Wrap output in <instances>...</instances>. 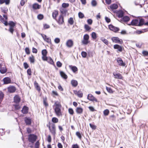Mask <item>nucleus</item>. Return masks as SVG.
<instances>
[{
	"label": "nucleus",
	"mask_w": 148,
	"mask_h": 148,
	"mask_svg": "<svg viewBox=\"0 0 148 148\" xmlns=\"http://www.w3.org/2000/svg\"><path fill=\"white\" fill-rule=\"evenodd\" d=\"M55 106V108H54V111L56 114L57 116H60L61 115V108L62 107L60 103H57L55 102L54 103Z\"/></svg>",
	"instance_id": "f257e3e1"
},
{
	"label": "nucleus",
	"mask_w": 148,
	"mask_h": 148,
	"mask_svg": "<svg viewBox=\"0 0 148 148\" xmlns=\"http://www.w3.org/2000/svg\"><path fill=\"white\" fill-rule=\"evenodd\" d=\"M37 138V136L36 135L31 134L28 136V140L29 142L33 143L36 141Z\"/></svg>",
	"instance_id": "f03ea898"
},
{
	"label": "nucleus",
	"mask_w": 148,
	"mask_h": 148,
	"mask_svg": "<svg viewBox=\"0 0 148 148\" xmlns=\"http://www.w3.org/2000/svg\"><path fill=\"white\" fill-rule=\"evenodd\" d=\"M89 36L88 34H86L84 35L83 37V39L82 41V43L84 45H87L90 42L89 40Z\"/></svg>",
	"instance_id": "7ed1b4c3"
},
{
	"label": "nucleus",
	"mask_w": 148,
	"mask_h": 148,
	"mask_svg": "<svg viewBox=\"0 0 148 148\" xmlns=\"http://www.w3.org/2000/svg\"><path fill=\"white\" fill-rule=\"evenodd\" d=\"M111 40L113 42L120 44L123 43V41L121 39H120L118 37H113L112 38Z\"/></svg>",
	"instance_id": "20e7f679"
},
{
	"label": "nucleus",
	"mask_w": 148,
	"mask_h": 148,
	"mask_svg": "<svg viewBox=\"0 0 148 148\" xmlns=\"http://www.w3.org/2000/svg\"><path fill=\"white\" fill-rule=\"evenodd\" d=\"M4 18H3L2 16L0 15V20L5 25H7L8 23L7 20V16L5 15H3Z\"/></svg>",
	"instance_id": "39448f33"
},
{
	"label": "nucleus",
	"mask_w": 148,
	"mask_h": 148,
	"mask_svg": "<svg viewBox=\"0 0 148 148\" xmlns=\"http://www.w3.org/2000/svg\"><path fill=\"white\" fill-rule=\"evenodd\" d=\"M16 25V23L14 22L10 21V32L13 34L14 31V28Z\"/></svg>",
	"instance_id": "423d86ee"
},
{
	"label": "nucleus",
	"mask_w": 148,
	"mask_h": 148,
	"mask_svg": "<svg viewBox=\"0 0 148 148\" xmlns=\"http://www.w3.org/2000/svg\"><path fill=\"white\" fill-rule=\"evenodd\" d=\"M109 28L111 30L115 32H118L120 30L119 28L115 27L112 24H110L109 25Z\"/></svg>",
	"instance_id": "0eeeda50"
},
{
	"label": "nucleus",
	"mask_w": 148,
	"mask_h": 148,
	"mask_svg": "<svg viewBox=\"0 0 148 148\" xmlns=\"http://www.w3.org/2000/svg\"><path fill=\"white\" fill-rule=\"evenodd\" d=\"M116 60L118 64L119 65L123 66H125V63L123 62L121 58L120 57L117 58Z\"/></svg>",
	"instance_id": "6e6552de"
},
{
	"label": "nucleus",
	"mask_w": 148,
	"mask_h": 148,
	"mask_svg": "<svg viewBox=\"0 0 148 148\" xmlns=\"http://www.w3.org/2000/svg\"><path fill=\"white\" fill-rule=\"evenodd\" d=\"M57 22L60 25H62L64 23V16L62 15H60L58 20H56Z\"/></svg>",
	"instance_id": "1a4fd4ad"
},
{
	"label": "nucleus",
	"mask_w": 148,
	"mask_h": 148,
	"mask_svg": "<svg viewBox=\"0 0 148 148\" xmlns=\"http://www.w3.org/2000/svg\"><path fill=\"white\" fill-rule=\"evenodd\" d=\"M87 99L90 101H95L96 102H97L98 101L97 99L94 97L91 94H89L87 97Z\"/></svg>",
	"instance_id": "9d476101"
},
{
	"label": "nucleus",
	"mask_w": 148,
	"mask_h": 148,
	"mask_svg": "<svg viewBox=\"0 0 148 148\" xmlns=\"http://www.w3.org/2000/svg\"><path fill=\"white\" fill-rule=\"evenodd\" d=\"M73 92L79 97H82L83 96V93L81 90H79V91L74 90H73Z\"/></svg>",
	"instance_id": "9b49d317"
},
{
	"label": "nucleus",
	"mask_w": 148,
	"mask_h": 148,
	"mask_svg": "<svg viewBox=\"0 0 148 148\" xmlns=\"http://www.w3.org/2000/svg\"><path fill=\"white\" fill-rule=\"evenodd\" d=\"M48 127L51 133L53 135H55L56 134L55 126V125L54 124L52 125V129L51 128L49 125V126Z\"/></svg>",
	"instance_id": "f8f14e48"
},
{
	"label": "nucleus",
	"mask_w": 148,
	"mask_h": 148,
	"mask_svg": "<svg viewBox=\"0 0 148 148\" xmlns=\"http://www.w3.org/2000/svg\"><path fill=\"white\" fill-rule=\"evenodd\" d=\"M138 20L137 19H133L131 23L128 24L129 25L136 26L138 25Z\"/></svg>",
	"instance_id": "ddd939ff"
},
{
	"label": "nucleus",
	"mask_w": 148,
	"mask_h": 148,
	"mask_svg": "<svg viewBox=\"0 0 148 148\" xmlns=\"http://www.w3.org/2000/svg\"><path fill=\"white\" fill-rule=\"evenodd\" d=\"M114 48L115 49H117L118 50L117 52L119 51L121 52L122 51L123 47L122 46L118 44H116L114 45Z\"/></svg>",
	"instance_id": "4468645a"
},
{
	"label": "nucleus",
	"mask_w": 148,
	"mask_h": 148,
	"mask_svg": "<svg viewBox=\"0 0 148 148\" xmlns=\"http://www.w3.org/2000/svg\"><path fill=\"white\" fill-rule=\"evenodd\" d=\"M73 45V41L71 39L68 40L66 42V45L69 47H71Z\"/></svg>",
	"instance_id": "2eb2a0df"
},
{
	"label": "nucleus",
	"mask_w": 148,
	"mask_h": 148,
	"mask_svg": "<svg viewBox=\"0 0 148 148\" xmlns=\"http://www.w3.org/2000/svg\"><path fill=\"white\" fill-rule=\"evenodd\" d=\"M24 121L26 125H30L31 124L32 120L29 117H25Z\"/></svg>",
	"instance_id": "dca6fc26"
},
{
	"label": "nucleus",
	"mask_w": 148,
	"mask_h": 148,
	"mask_svg": "<svg viewBox=\"0 0 148 148\" xmlns=\"http://www.w3.org/2000/svg\"><path fill=\"white\" fill-rule=\"evenodd\" d=\"M60 12L61 14L60 15H62V16H66V13L67 12V10L65 8H60Z\"/></svg>",
	"instance_id": "f3484780"
},
{
	"label": "nucleus",
	"mask_w": 148,
	"mask_h": 148,
	"mask_svg": "<svg viewBox=\"0 0 148 148\" xmlns=\"http://www.w3.org/2000/svg\"><path fill=\"white\" fill-rule=\"evenodd\" d=\"M113 75L114 76L115 78L117 79H122L123 78V77L121 74L120 73H113Z\"/></svg>",
	"instance_id": "a211bd4d"
},
{
	"label": "nucleus",
	"mask_w": 148,
	"mask_h": 148,
	"mask_svg": "<svg viewBox=\"0 0 148 148\" xmlns=\"http://www.w3.org/2000/svg\"><path fill=\"white\" fill-rule=\"evenodd\" d=\"M116 13L117 15L119 18H123V16L124 12L121 10L117 11Z\"/></svg>",
	"instance_id": "6ab92c4d"
},
{
	"label": "nucleus",
	"mask_w": 148,
	"mask_h": 148,
	"mask_svg": "<svg viewBox=\"0 0 148 148\" xmlns=\"http://www.w3.org/2000/svg\"><path fill=\"white\" fill-rule=\"evenodd\" d=\"M28 108L26 106H24L21 110L23 114H27L28 112Z\"/></svg>",
	"instance_id": "aec40b11"
},
{
	"label": "nucleus",
	"mask_w": 148,
	"mask_h": 148,
	"mask_svg": "<svg viewBox=\"0 0 148 148\" xmlns=\"http://www.w3.org/2000/svg\"><path fill=\"white\" fill-rule=\"evenodd\" d=\"M69 68L71 69L73 73H75L78 71V69L77 67L73 66L72 65L69 66Z\"/></svg>",
	"instance_id": "412c9836"
},
{
	"label": "nucleus",
	"mask_w": 148,
	"mask_h": 148,
	"mask_svg": "<svg viewBox=\"0 0 148 148\" xmlns=\"http://www.w3.org/2000/svg\"><path fill=\"white\" fill-rule=\"evenodd\" d=\"M41 5L36 3H34L32 5V8L34 10L39 9Z\"/></svg>",
	"instance_id": "4be33fe9"
},
{
	"label": "nucleus",
	"mask_w": 148,
	"mask_h": 148,
	"mask_svg": "<svg viewBox=\"0 0 148 148\" xmlns=\"http://www.w3.org/2000/svg\"><path fill=\"white\" fill-rule=\"evenodd\" d=\"M71 84L73 86L76 87L78 85V82L77 81L73 79L71 81Z\"/></svg>",
	"instance_id": "5701e85b"
},
{
	"label": "nucleus",
	"mask_w": 148,
	"mask_h": 148,
	"mask_svg": "<svg viewBox=\"0 0 148 148\" xmlns=\"http://www.w3.org/2000/svg\"><path fill=\"white\" fill-rule=\"evenodd\" d=\"M7 69L5 66H1L0 68V72L2 74H4L6 72Z\"/></svg>",
	"instance_id": "b1692460"
},
{
	"label": "nucleus",
	"mask_w": 148,
	"mask_h": 148,
	"mask_svg": "<svg viewBox=\"0 0 148 148\" xmlns=\"http://www.w3.org/2000/svg\"><path fill=\"white\" fill-rule=\"evenodd\" d=\"M58 11L57 10H55L52 13V17L53 18L56 20V17L58 15Z\"/></svg>",
	"instance_id": "393cba45"
},
{
	"label": "nucleus",
	"mask_w": 148,
	"mask_h": 148,
	"mask_svg": "<svg viewBox=\"0 0 148 148\" xmlns=\"http://www.w3.org/2000/svg\"><path fill=\"white\" fill-rule=\"evenodd\" d=\"M83 109L81 107H77L76 109V111L77 113L81 114L83 112Z\"/></svg>",
	"instance_id": "a878e982"
},
{
	"label": "nucleus",
	"mask_w": 148,
	"mask_h": 148,
	"mask_svg": "<svg viewBox=\"0 0 148 148\" xmlns=\"http://www.w3.org/2000/svg\"><path fill=\"white\" fill-rule=\"evenodd\" d=\"M60 74L62 78L65 79H67L68 77L64 72L62 71H60Z\"/></svg>",
	"instance_id": "bb28decb"
},
{
	"label": "nucleus",
	"mask_w": 148,
	"mask_h": 148,
	"mask_svg": "<svg viewBox=\"0 0 148 148\" xmlns=\"http://www.w3.org/2000/svg\"><path fill=\"white\" fill-rule=\"evenodd\" d=\"M16 90V88L14 86L10 85V93L15 92Z\"/></svg>",
	"instance_id": "cd10ccee"
},
{
	"label": "nucleus",
	"mask_w": 148,
	"mask_h": 148,
	"mask_svg": "<svg viewBox=\"0 0 148 148\" xmlns=\"http://www.w3.org/2000/svg\"><path fill=\"white\" fill-rule=\"evenodd\" d=\"M34 85L36 90L39 91H40V88L36 81H35L34 82Z\"/></svg>",
	"instance_id": "c85d7f7f"
},
{
	"label": "nucleus",
	"mask_w": 148,
	"mask_h": 148,
	"mask_svg": "<svg viewBox=\"0 0 148 148\" xmlns=\"http://www.w3.org/2000/svg\"><path fill=\"white\" fill-rule=\"evenodd\" d=\"M138 24V26H140L144 25V19L143 18H141L140 19Z\"/></svg>",
	"instance_id": "c756f323"
},
{
	"label": "nucleus",
	"mask_w": 148,
	"mask_h": 148,
	"mask_svg": "<svg viewBox=\"0 0 148 148\" xmlns=\"http://www.w3.org/2000/svg\"><path fill=\"white\" fill-rule=\"evenodd\" d=\"M46 61L50 64H54L53 60L50 57H48Z\"/></svg>",
	"instance_id": "7c9ffc66"
},
{
	"label": "nucleus",
	"mask_w": 148,
	"mask_h": 148,
	"mask_svg": "<svg viewBox=\"0 0 148 148\" xmlns=\"http://www.w3.org/2000/svg\"><path fill=\"white\" fill-rule=\"evenodd\" d=\"M14 101L16 103H19L20 101V99L18 96H15L14 98Z\"/></svg>",
	"instance_id": "2f4dec72"
},
{
	"label": "nucleus",
	"mask_w": 148,
	"mask_h": 148,
	"mask_svg": "<svg viewBox=\"0 0 148 148\" xmlns=\"http://www.w3.org/2000/svg\"><path fill=\"white\" fill-rule=\"evenodd\" d=\"M4 84H7L9 83V77H5L3 79Z\"/></svg>",
	"instance_id": "473e14b6"
},
{
	"label": "nucleus",
	"mask_w": 148,
	"mask_h": 148,
	"mask_svg": "<svg viewBox=\"0 0 148 148\" xmlns=\"http://www.w3.org/2000/svg\"><path fill=\"white\" fill-rule=\"evenodd\" d=\"M118 7L117 5L116 4H113L111 5L110 6V8L112 10L116 9Z\"/></svg>",
	"instance_id": "72a5a7b5"
},
{
	"label": "nucleus",
	"mask_w": 148,
	"mask_h": 148,
	"mask_svg": "<svg viewBox=\"0 0 148 148\" xmlns=\"http://www.w3.org/2000/svg\"><path fill=\"white\" fill-rule=\"evenodd\" d=\"M122 19L124 21L127 22L130 21V19L128 16H125L123 17Z\"/></svg>",
	"instance_id": "f704fd0d"
},
{
	"label": "nucleus",
	"mask_w": 148,
	"mask_h": 148,
	"mask_svg": "<svg viewBox=\"0 0 148 148\" xmlns=\"http://www.w3.org/2000/svg\"><path fill=\"white\" fill-rule=\"evenodd\" d=\"M5 3L6 5H8L9 3V0H0V4Z\"/></svg>",
	"instance_id": "c9c22d12"
},
{
	"label": "nucleus",
	"mask_w": 148,
	"mask_h": 148,
	"mask_svg": "<svg viewBox=\"0 0 148 148\" xmlns=\"http://www.w3.org/2000/svg\"><path fill=\"white\" fill-rule=\"evenodd\" d=\"M47 98L46 97L43 98V103L44 106L46 107H47L48 106V104L47 102Z\"/></svg>",
	"instance_id": "e433bc0d"
},
{
	"label": "nucleus",
	"mask_w": 148,
	"mask_h": 148,
	"mask_svg": "<svg viewBox=\"0 0 148 148\" xmlns=\"http://www.w3.org/2000/svg\"><path fill=\"white\" fill-rule=\"evenodd\" d=\"M74 20L73 18L70 17L68 20V22L70 25H72L73 24Z\"/></svg>",
	"instance_id": "4c0bfd02"
},
{
	"label": "nucleus",
	"mask_w": 148,
	"mask_h": 148,
	"mask_svg": "<svg viewBox=\"0 0 148 148\" xmlns=\"http://www.w3.org/2000/svg\"><path fill=\"white\" fill-rule=\"evenodd\" d=\"M101 40L106 45H108V41L106 39H104L103 37H101Z\"/></svg>",
	"instance_id": "58836bf2"
},
{
	"label": "nucleus",
	"mask_w": 148,
	"mask_h": 148,
	"mask_svg": "<svg viewBox=\"0 0 148 148\" xmlns=\"http://www.w3.org/2000/svg\"><path fill=\"white\" fill-rule=\"evenodd\" d=\"M29 60L31 63H34L35 62L34 56L33 55H32L31 56L29 57Z\"/></svg>",
	"instance_id": "ea45409f"
},
{
	"label": "nucleus",
	"mask_w": 148,
	"mask_h": 148,
	"mask_svg": "<svg viewBox=\"0 0 148 148\" xmlns=\"http://www.w3.org/2000/svg\"><path fill=\"white\" fill-rule=\"evenodd\" d=\"M91 36L94 40L96 39L97 37L96 34L95 32H92L91 34Z\"/></svg>",
	"instance_id": "a19ab883"
},
{
	"label": "nucleus",
	"mask_w": 148,
	"mask_h": 148,
	"mask_svg": "<svg viewBox=\"0 0 148 148\" xmlns=\"http://www.w3.org/2000/svg\"><path fill=\"white\" fill-rule=\"evenodd\" d=\"M109 113V111L108 109H106L103 112V113L104 116H108Z\"/></svg>",
	"instance_id": "79ce46f5"
},
{
	"label": "nucleus",
	"mask_w": 148,
	"mask_h": 148,
	"mask_svg": "<svg viewBox=\"0 0 148 148\" xmlns=\"http://www.w3.org/2000/svg\"><path fill=\"white\" fill-rule=\"evenodd\" d=\"M69 6V3H63L62 4V8H65L68 7Z\"/></svg>",
	"instance_id": "37998d69"
},
{
	"label": "nucleus",
	"mask_w": 148,
	"mask_h": 148,
	"mask_svg": "<svg viewBox=\"0 0 148 148\" xmlns=\"http://www.w3.org/2000/svg\"><path fill=\"white\" fill-rule=\"evenodd\" d=\"M142 53L144 56H148V51L144 50L142 52Z\"/></svg>",
	"instance_id": "c03bdc74"
},
{
	"label": "nucleus",
	"mask_w": 148,
	"mask_h": 148,
	"mask_svg": "<svg viewBox=\"0 0 148 148\" xmlns=\"http://www.w3.org/2000/svg\"><path fill=\"white\" fill-rule=\"evenodd\" d=\"M47 52L46 49L43 50L42 51V56H47Z\"/></svg>",
	"instance_id": "a18cd8bd"
},
{
	"label": "nucleus",
	"mask_w": 148,
	"mask_h": 148,
	"mask_svg": "<svg viewBox=\"0 0 148 148\" xmlns=\"http://www.w3.org/2000/svg\"><path fill=\"white\" fill-rule=\"evenodd\" d=\"M84 28L87 31H88L90 30L91 27H89L88 25L85 24L84 25Z\"/></svg>",
	"instance_id": "49530a36"
},
{
	"label": "nucleus",
	"mask_w": 148,
	"mask_h": 148,
	"mask_svg": "<svg viewBox=\"0 0 148 148\" xmlns=\"http://www.w3.org/2000/svg\"><path fill=\"white\" fill-rule=\"evenodd\" d=\"M58 120L56 117H53L52 119V121L53 123H57L58 122Z\"/></svg>",
	"instance_id": "de8ad7c7"
},
{
	"label": "nucleus",
	"mask_w": 148,
	"mask_h": 148,
	"mask_svg": "<svg viewBox=\"0 0 148 148\" xmlns=\"http://www.w3.org/2000/svg\"><path fill=\"white\" fill-rule=\"evenodd\" d=\"M76 135L80 139H81L82 135L79 132H77L76 133Z\"/></svg>",
	"instance_id": "09e8293b"
},
{
	"label": "nucleus",
	"mask_w": 148,
	"mask_h": 148,
	"mask_svg": "<svg viewBox=\"0 0 148 148\" xmlns=\"http://www.w3.org/2000/svg\"><path fill=\"white\" fill-rule=\"evenodd\" d=\"M44 18L43 15L41 14H39L37 16L38 18L40 20H42Z\"/></svg>",
	"instance_id": "8fccbe9b"
},
{
	"label": "nucleus",
	"mask_w": 148,
	"mask_h": 148,
	"mask_svg": "<svg viewBox=\"0 0 148 148\" xmlns=\"http://www.w3.org/2000/svg\"><path fill=\"white\" fill-rule=\"evenodd\" d=\"M1 10L2 12L6 13L8 11V9L6 8L3 7L1 8Z\"/></svg>",
	"instance_id": "3c124183"
},
{
	"label": "nucleus",
	"mask_w": 148,
	"mask_h": 148,
	"mask_svg": "<svg viewBox=\"0 0 148 148\" xmlns=\"http://www.w3.org/2000/svg\"><path fill=\"white\" fill-rule=\"evenodd\" d=\"M78 16L79 18H82L84 17V15L83 13L80 12L78 13Z\"/></svg>",
	"instance_id": "603ef678"
},
{
	"label": "nucleus",
	"mask_w": 148,
	"mask_h": 148,
	"mask_svg": "<svg viewBox=\"0 0 148 148\" xmlns=\"http://www.w3.org/2000/svg\"><path fill=\"white\" fill-rule=\"evenodd\" d=\"M81 55L83 58H85L86 57L87 53L86 52L83 51L81 53Z\"/></svg>",
	"instance_id": "864d4df0"
},
{
	"label": "nucleus",
	"mask_w": 148,
	"mask_h": 148,
	"mask_svg": "<svg viewBox=\"0 0 148 148\" xmlns=\"http://www.w3.org/2000/svg\"><path fill=\"white\" fill-rule=\"evenodd\" d=\"M69 113L71 115H73L74 114V111L73 109L72 108H69L68 110Z\"/></svg>",
	"instance_id": "5fc2aeb1"
},
{
	"label": "nucleus",
	"mask_w": 148,
	"mask_h": 148,
	"mask_svg": "<svg viewBox=\"0 0 148 148\" xmlns=\"http://www.w3.org/2000/svg\"><path fill=\"white\" fill-rule=\"evenodd\" d=\"M91 4L93 6H96L97 4L96 1L95 0H92L91 2Z\"/></svg>",
	"instance_id": "6e6d98bb"
},
{
	"label": "nucleus",
	"mask_w": 148,
	"mask_h": 148,
	"mask_svg": "<svg viewBox=\"0 0 148 148\" xmlns=\"http://www.w3.org/2000/svg\"><path fill=\"white\" fill-rule=\"evenodd\" d=\"M89 125L90 127L93 130H95L96 128V126L94 125H93L91 123H90Z\"/></svg>",
	"instance_id": "4d7b16f0"
},
{
	"label": "nucleus",
	"mask_w": 148,
	"mask_h": 148,
	"mask_svg": "<svg viewBox=\"0 0 148 148\" xmlns=\"http://www.w3.org/2000/svg\"><path fill=\"white\" fill-rule=\"evenodd\" d=\"M106 89L107 91L109 93H113V91L112 89L110 88H109L106 86Z\"/></svg>",
	"instance_id": "13d9d810"
},
{
	"label": "nucleus",
	"mask_w": 148,
	"mask_h": 148,
	"mask_svg": "<svg viewBox=\"0 0 148 148\" xmlns=\"http://www.w3.org/2000/svg\"><path fill=\"white\" fill-rule=\"evenodd\" d=\"M109 118L112 121H114L116 119V117L114 115H112L110 116Z\"/></svg>",
	"instance_id": "bf43d9fd"
},
{
	"label": "nucleus",
	"mask_w": 148,
	"mask_h": 148,
	"mask_svg": "<svg viewBox=\"0 0 148 148\" xmlns=\"http://www.w3.org/2000/svg\"><path fill=\"white\" fill-rule=\"evenodd\" d=\"M56 65L58 67H60L62 66V63L59 61H58L56 63Z\"/></svg>",
	"instance_id": "052dcab7"
},
{
	"label": "nucleus",
	"mask_w": 148,
	"mask_h": 148,
	"mask_svg": "<svg viewBox=\"0 0 148 148\" xmlns=\"http://www.w3.org/2000/svg\"><path fill=\"white\" fill-rule=\"evenodd\" d=\"M25 51L27 54H30V51L29 48L26 47L25 48Z\"/></svg>",
	"instance_id": "680f3d73"
},
{
	"label": "nucleus",
	"mask_w": 148,
	"mask_h": 148,
	"mask_svg": "<svg viewBox=\"0 0 148 148\" xmlns=\"http://www.w3.org/2000/svg\"><path fill=\"white\" fill-rule=\"evenodd\" d=\"M39 143L38 141L35 144V148H39Z\"/></svg>",
	"instance_id": "e2e57ef3"
},
{
	"label": "nucleus",
	"mask_w": 148,
	"mask_h": 148,
	"mask_svg": "<svg viewBox=\"0 0 148 148\" xmlns=\"http://www.w3.org/2000/svg\"><path fill=\"white\" fill-rule=\"evenodd\" d=\"M47 140L49 143H51V136L50 135H49L47 137Z\"/></svg>",
	"instance_id": "0e129e2a"
},
{
	"label": "nucleus",
	"mask_w": 148,
	"mask_h": 148,
	"mask_svg": "<svg viewBox=\"0 0 148 148\" xmlns=\"http://www.w3.org/2000/svg\"><path fill=\"white\" fill-rule=\"evenodd\" d=\"M87 22L88 24L89 25H91L92 24V21L91 19H89L87 20Z\"/></svg>",
	"instance_id": "69168bd1"
},
{
	"label": "nucleus",
	"mask_w": 148,
	"mask_h": 148,
	"mask_svg": "<svg viewBox=\"0 0 148 148\" xmlns=\"http://www.w3.org/2000/svg\"><path fill=\"white\" fill-rule=\"evenodd\" d=\"M60 39L58 38H56L54 40L55 42L56 43H58L60 42Z\"/></svg>",
	"instance_id": "338daca9"
},
{
	"label": "nucleus",
	"mask_w": 148,
	"mask_h": 148,
	"mask_svg": "<svg viewBox=\"0 0 148 148\" xmlns=\"http://www.w3.org/2000/svg\"><path fill=\"white\" fill-rule=\"evenodd\" d=\"M72 148H79V146L77 144L72 145Z\"/></svg>",
	"instance_id": "774afa93"
}]
</instances>
